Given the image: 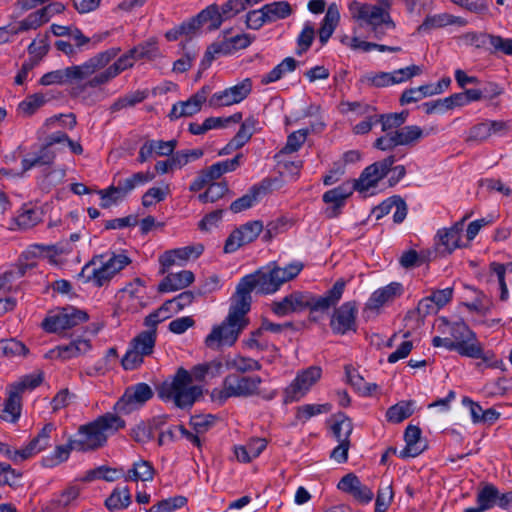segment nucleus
<instances>
[{"label": "nucleus", "instance_id": "nucleus-6", "mask_svg": "<svg viewBox=\"0 0 512 512\" xmlns=\"http://www.w3.org/2000/svg\"><path fill=\"white\" fill-rule=\"evenodd\" d=\"M438 329L449 336L433 338L435 347H443L448 350H459L460 352H481L482 347L477 341L475 334L469 329L465 322L459 320L449 321L445 317L438 319Z\"/></svg>", "mask_w": 512, "mask_h": 512}, {"label": "nucleus", "instance_id": "nucleus-46", "mask_svg": "<svg viewBox=\"0 0 512 512\" xmlns=\"http://www.w3.org/2000/svg\"><path fill=\"white\" fill-rule=\"evenodd\" d=\"M268 23L286 19L293 13V8L287 1H275L263 6Z\"/></svg>", "mask_w": 512, "mask_h": 512}, {"label": "nucleus", "instance_id": "nucleus-5", "mask_svg": "<svg viewBox=\"0 0 512 512\" xmlns=\"http://www.w3.org/2000/svg\"><path fill=\"white\" fill-rule=\"evenodd\" d=\"M192 381L189 371L179 368L174 376L157 385V395L164 403H171L179 409H189L202 395L201 387L193 385Z\"/></svg>", "mask_w": 512, "mask_h": 512}, {"label": "nucleus", "instance_id": "nucleus-50", "mask_svg": "<svg viewBox=\"0 0 512 512\" xmlns=\"http://www.w3.org/2000/svg\"><path fill=\"white\" fill-rule=\"evenodd\" d=\"M43 381V372L36 371L31 374L25 375L19 381L8 385L11 389L16 391L21 396L27 390L31 391L38 387Z\"/></svg>", "mask_w": 512, "mask_h": 512}, {"label": "nucleus", "instance_id": "nucleus-23", "mask_svg": "<svg viewBox=\"0 0 512 512\" xmlns=\"http://www.w3.org/2000/svg\"><path fill=\"white\" fill-rule=\"evenodd\" d=\"M338 489L350 494L355 500L362 504H368L373 499V491L362 484L359 478L350 473L345 475L337 485Z\"/></svg>", "mask_w": 512, "mask_h": 512}, {"label": "nucleus", "instance_id": "nucleus-64", "mask_svg": "<svg viewBox=\"0 0 512 512\" xmlns=\"http://www.w3.org/2000/svg\"><path fill=\"white\" fill-rule=\"evenodd\" d=\"M187 504V498L184 496H174L159 501L151 506V512H174Z\"/></svg>", "mask_w": 512, "mask_h": 512}, {"label": "nucleus", "instance_id": "nucleus-44", "mask_svg": "<svg viewBox=\"0 0 512 512\" xmlns=\"http://www.w3.org/2000/svg\"><path fill=\"white\" fill-rule=\"evenodd\" d=\"M353 189V186L344 184L323 194V201L328 204H333L332 216L337 215V211L344 205L345 200L352 194Z\"/></svg>", "mask_w": 512, "mask_h": 512}, {"label": "nucleus", "instance_id": "nucleus-57", "mask_svg": "<svg viewBox=\"0 0 512 512\" xmlns=\"http://www.w3.org/2000/svg\"><path fill=\"white\" fill-rule=\"evenodd\" d=\"M154 179V174L146 171V172H137L132 176L119 181L118 185L122 189V191L127 195L132 190H134L137 186L143 185Z\"/></svg>", "mask_w": 512, "mask_h": 512}, {"label": "nucleus", "instance_id": "nucleus-9", "mask_svg": "<svg viewBox=\"0 0 512 512\" xmlns=\"http://www.w3.org/2000/svg\"><path fill=\"white\" fill-rule=\"evenodd\" d=\"M428 134L417 125H408L377 138L374 147L382 151L391 150L397 146L414 147Z\"/></svg>", "mask_w": 512, "mask_h": 512}, {"label": "nucleus", "instance_id": "nucleus-31", "mask_svg": "<svg viewBox=\"0 0 512 512\" xmlns=\"http://www.w3.org/2000/svg\"><path fill=\"white\" fill-rule=\"evenodd\" d=\"M55 431L53 423H47L39 433L24 446V456L28 459L50 446L51 434Z\"/></svg>", "mask_w": 512, "mask_h": 512}, {"label": "nucleus", "instance_id": "nucleus-19", "mask_svg": "<svg viewBox=\"0 0 512 512\" xmlns=\"http://www.w3.org/2000/svg\"><path fill=\"white\" fill-rule=\"evenodd\" d=\"M203 251L204 247L202 244L189 245L165 251L159 257V263L161 265L160 272L164 274L173 265H182L190 259H196L203 253Z\"/></svg>", "mask_w": 512, "mask_h": 512}, {"label": "nucleus", "instance_id": "nucleus-33", "mask_svg": "<svg viewBox=\"0 0 512 512\" xmlns=\"http://www.w3.org/2000/svg\"><path fill=\"white\" fill-rule=\"evenodd\" d=\"M344 369L346 382L350 384L360 395L370 396L378 389L377 384L366 382L363 376L359 374L357 368L353 365H345Z\"/></svg>", "mask_w": 512, "mask_h": 512}, {"label": "nucleus", "instance_id": "nucleus-10", "mask_svg": "<svg viewBox=\"0 0 512 512\" xmlns=\"http://www.w3.org/2000/svg\"><path fill=\"white\" fill-rule=\"evenodd\" d=\"M321 376L320 366H310L300 370L295 379L284 389L283 402L288 404L301 400L320 380Z\"/></svg>", "mask_w": 512, "mask_h": 512}, {"label": "nucleus", "instance_id": "nucleus-62", "mask_svg": "<svg viewBox=\"0 0 512 512\" xmlns=\"http://www.w3.org/2000/svg\"><path fill=\"white\" fill-rule=\"evenodd\" d=\"M227 366L230 369L246 372L257 370L259 368V363L257 360L245 354H234V358L227 361Z\"/></svg>", "mask_w": 512, "mask_h": 512}, {"label": "nucleus", "instance_id": "nucleus-2", "mask_svg": "<svg viewBox=\"0 0 512 512\" xmlns=\"http://www.w3.org/2000/svg\"><path fill=\"white\" fill-rule=\"evenodd\" d=\"M249 311L247 302L240 301L233 295L227 316L220 324L214 325L205 337L206 348L219 350L232 347L242 331L249 325L247 317Z\"/></svg>", "mask_w": 512, "mask_h": 512}, {"label": "nucleus", "instance_id": "nucleus-22", "mask_svg": "<svg viewBox=\"0 0 512 512\" xmlns=\"http://www.w3.org/2000/svg\"><path fill=\"white\" fill-rule=\"evenodd\" d=\"M209 91V87L204 86L188 100L175 103L169 113L170 119L176 120L181 117H188L198 113L201 110L202 105L206 101L208 102L207 96Z\"/></svg>", "mask_w": 512, "mask_h": 512}, {"label": "nucleus", "instance_id": "nucleus-53", "mask_svg": "<svg viewBox=\"0 0 512 512\" xmlns=\"http://www.w3.org/2000/svg\"><path fill=\"white\" fill-rule=\"evenodd\" d=\"M332 432L338 442H350L353 431L352 421L345 415H339L332 425Z\"/></svg>", "mask_w": 512, "mask_h": 512}, {"label": "nucleus", "instance_id": "nucleus-18", "mask_svg": "<svg viewBox=\"0 0 512 512\" xmlns=\"http://www.w3.org/2000/svg\"><path fill=\"white\" fill-rule=\"evenodd\" d=\"M358 309L356 302L348 301L335 309L332 314L330 327L334 333L346 334L350 331H356V317Z\"/></svg>", "mask_w": 512, "mask_h": 512}, {"label": "nucleus", "instance_id": "nucleus-32", "mask_svg": "<svg viewBox=\"0 0 512 512\" xmlns=\"http://www.w3.org/2000/svg\"><path fill=\"white\" fill-rule=\"evenodd\" d=\"M267 442L264 438H252L246 444L235 446L236 458L243 463H248L257 458L266 448Z\"/></svg>", "mask_w": 512, "mask_h": 512}, {"label": "nucleus", "instance_id": "nucleus-55", "mask_svg": "<svg viewBox=\"0 0 512 512\" xmlns=\"http://www.w3.org/2000/svg\"><path fill=\"white\" fill-rule=\"evenodd\" d=\"M230 54V44L227 42L220 41L212 43L206 50L204 57L201 61V68L207 69L214 59H216L220 55Z\"/></svg>", "mask_w": 512, "mask_h": 512}, {"label": "nucleus", "instance_id": "nucleus-63", "mask_svg": "<svg viewBox=\"0 0 512 512\" xmlns=\"http://www.w3.org/2000/svg\"><path fill=\"white\" fill-rule=\"evenodd\" d=\"M156 334L154 331H144L132 341V350L128 352H152L155 344Z\"/></svg>", "mask_w": 512, "mask_h": 512}, {"label": "nucleus", "instance_id": "nucleus-35", "mask_svg": "<svg viewBox=\"0 0 512 512\" xmlns=\"http://www.w3.org/2000/svg\"><path fill=\"white\" fill-rule=\"evenodd\" d=\"M69 252L70 248L60 245L32 244L23 252V257L27 260L39 257L52 259L58 255L67 254Z\"/></svg>", "mask_w": 512, "mask_h": 512}, {"label": "nucleus", "instance_id": "nucleus-39", "mask_svg": "<svg viewBox=\"0 0 512 512\" xmlns=\"http://www.w3.org/2000/svg\"><path fill=\"white\" fill-rule=\"evenodd\" d=\"M414 400H402L389 407L386 411V419L390 423L398 424L409 418L415 411Z\"/></svg>", "mask_w": 512, "mask_h": 512}, {"label": "nucleus", "instance_id": "nucleus-14", "mask_svg": "<svg viewBox=\"0 0 512 512\" xmlns=\"http://www.w3.org/2000/svg\"><path fill=\"white\" fill-rule=\"evenodd\" d=\"M252 91V82L249 78L242 80L234 86L218 91L210 96L208 105L211 108H222L242 102Z\"/></svg>", "mask_w": 512, "mask_h": 512}, {"label": "nucleus", "instance_id": "nucleus-17", "mask_svg": "<svg viewBox=\"0 0 512 512\" xmlns=\"http://www.w3.org/2000/svg\"><path fill=\"white\" fill-rule=\"evenodd\" d=\"M263 230V223L255 220L247 222L231 232L225 241L224 252L233 253L240 247L257 239Z\"/></svg>", "mask_w": 512, "mask_h": 512}, {"label": "nucleus", "instance_id": "nucleus-49", "mask_svg": "<svg viewBox=\"0 0 512 512\" xmlns=\"http://www.w3.org/2000/svg\"><path fill=\"white\" fill-rule=\"evenodd\" d=\"M202 26L207 25L210 31L220 28L224 20L220 14V8L217 4H211L197 14Z\"/></svg>", "mask_w": 512, "mask_h": 512}, {"label": "nucleus", "instance_id": "nucleus-24", "mask_svg": "<svg viewBox=\"0 0 512 512\" xmlns=\"http://www.w3.org/2000/svg\"><path fill=\"white\" fill-rule=\"evenodd\" d=\"M471 216V214H466L462 217V219L456 222L453 226L446 229H441L437 232V237L442 246H444V250L448 253L453 252L455 249L465 246L461 242L462 232L464 228V223Z\"/></svg>", "mask_w": 512, "mask_h": 512}, {"label": "nucleus", "instance_id": "nucleus-38", "mask_svg": "<svg viewBox=\"0 0 512 512\" xmlns=\"http://www.w3.org/2000/svg\"><path fill=\"white\" fill-rule=\"evenodd\" d=\"M465 21L460 17H455L448 13L429 15L418 27L419 32H427L432 29L442 28L452 24L465 25Z\"/></svg>", "mask_w": 512, "mask_h": 512}, {"label": "nucleus", "instance_id": "nucleus-21", "mask_svg": "<svg viewBox=\"0 0 512 512\" xmlns=\"http://www.w3.org/2000/svg\"><path fill=\"white\" fill-rule=\"evenodd\" d=\"M310 293L294 291L279 301L271 304V310L277 316H286L308 309L310 305Z\"/></svg>", "mask_w": 512, "mask_h": 512}, {"label": "nucleus", "instance_id": "nucleus-13", "mask_svg": "<svg viewBox=\"0 0 512 512\" xmlns=\"http://www.w3.org/2000/svg\"><path fill=\"white\" fill-rule=\"evenodd\" d=\"M241 154H237L232 159H226L201 170L197 177L190 184V191L197 192L203 189L206 185L217 183L223 174L235 171L240 166Z\"/></svg>", "mask_w": 512, "mask_h": 512}, {"label": "nucleus", "instance_id": "nucleus-27", "mask_svg": "<svg viewBox=\"0 0 512 512\" xmlns=\"http://www.w3.org/2000/svg\"><path fill=\"white\" fill-rule=\"evenodd\" d=\"M498 497V488L491 483H485L477 492V506L465 508L463 512H485L490 510L496 506Z\"/></svg>", "mask_w": 512, "mask_h": 512}, {"label": "nucleus", "instance_id": "nucleus-47", "mask_svg": "<svg viewBox=\"0 0 512 512\" xmlns=\"http://www.w3.org/2000/svg\"><path fill=\"white\" fill-rule=\"evenodd\" d=\"M459 99L460 98L457 96V93H455L442 99L425 102L422 104V108L427 114H443L448 110L460 107Z\"/></svg>", "mask_w": 512, "mask_h": 512}, {"label": "nucleus", "instance_id": "nucleus-61", "mask_svg": "<svg viewBox=\"0 0 512 512\" xmlns=\"http://www.w3.org/2000/svg\"><path fill=\"white\" fill-rule=\"evenodd\" d=\"M207 186L206 191L198 196V200L202 203H213L229 191L226 182L211 183Z\"/></svg>", "mask_w": 512, "mask_h": 512}, {"label": "nucleus", "instance_id": "nucleus-60", "mask_svg": "<svg viewBox=\"0 0 512 512\" xmlns=\"http://www.w3.org/2000/svg\"><path fill=\"white\" fill-rule=\"evenodd\" d=\"M46 102L45 96L39 93L30 95L18 105V112L23 116H31Z\"/></svg>", "mask_w": 512, "mask_h": 512}, {"label": "nucleus", "instance_id": "nucleus-43", "mask_svg": "<svg viewBox=\"0 0 512 512\" xmlns=\"http://www.w3.org/2000/svg\"><path fill=\"white\" fill-rule=\"evenodd\" d=\"M223 363L219 359L195 365L189 372L191 378L196 381H203L207 378L218 376L223 370Z\"/></svg>", "mask_w": 512, "mask_h": 512}, {"label": "nucleus", "instance_id": "nucleus-1", "mask_svg": "<svg viewBox=\"0 0 512 512\" xmlns=\"http://www.w3.org/2000/svg\"><path fill=\"white\" fill-rule=\"evenodd\" d=\"M302 269L301 262H293L285 267L270 263L254 273L244 276L238 283L234 296L240 301L247 302V306L251 308V292L253 290L263 295L274 294L284 283L297 277Z\"/></svg>", "mask_w": 512, "mask_h": 512}, {"label": "nucleus", "instance_id": "nucleus-26", "mask_svg": "<svg viewBox=\"0 0 512 512\" xmlns=\"http://www.w3.org/2000/svg\"><path fill=\"white\" fill-rule=\"evenodd\" d=\"M344 287L345 284L343 281H337L333 287L321 297H314L310 294V305L308 309L311 311H326L330 307L335 306L343 295Z\"/></svg>", "mask_w": 512, "mask_h": 512}, {"label": "nucleus", "instance_id": "nucleus-4", "mask_svg": "<svg viewBox=\"0 0 512 512\" xmlns=\"http://www.w3.org/2000/svg\"><path fill=\"white\" fill-rule=\"evenodd\" d=\"M120 51L119 47H111L97 53L80 65H72L64 69L48 72L41 77L40 84L49 86L71 84L84 80L88 81L97 71L115 59Z\"/></svg>", "mask_w": 512, "mask_h": 512}, {"label": "nucleus", "instance_id": "nucleus-30", "mask_svg": "<svg viewBox=\"0 0 512 512\" xmlns=\"http://www.w3.org/2000/svg\"><path fill=\"white\" fill-rule=\"evenodd\" d=\"M22 396L7 386V398L3 404L0 418L9 423H16L21 415Z\"/></svg>", "mask_w": 512, "mask_h": 512}, {"label": "nucleus", "instance_id": "nucleus-29", "mask_svg": "<svg viewBox=\"0 0 512 512\" xmlns=\"http://www.w3.org/2000/svg\"><path fill=\"white\" fill-rule=\"evenodd\" d=\"M194 274L190 270H182L178 273H169L158 286L160 292H174L184 289L194 282Z\"/></svg>", "mask_w": 512, "mask_h": 512}, {"label": "nucleus", "instance_id": "nucleus-58", "mask_svg": "<svg viewBox=\"0 0 512 512\" xmlns=\"http://www.w3.org/2000/svg\"><path fill=\"white\" fill-rule=\"evenodd\" d=\"M474 360V364L480 370L487 368L505 370L504 363L496 357V354H465Z\"/></svg>", "mask_w": 512, "mask_h": 512}, {"label": "nucleus", "instance_id": "nucleus-36", "mask_svg": "<svg viewBox=\"0 0 512 512\" xmlns=\"http://www.w3.org/2000/svg\"><path fill=\"white\" fill-rule=\"evenodd\" d=\"M69 252L70 248L60 245L32 244L23 252V257L27 260L39 257L52 259L58 255L67 254Z\"/></svg>", "mask_w": 512, "mask_h": 512}, {"label": "nucleus", "instance_id": "nucleus-45", "mask_svg": "<svg viewBox=\"0 0 512 512\" xmlns=\"http://www.w3.org/2000/svg\"><path fill=\"white\" fill-rule=\"evenodd\" d=\"M96 263L97 259H93L90 263L86 264L81 271V276L86 277L88 281H92L96 286L101 287L107 284L114 276L101 264L98 267H93L91 273H89L91 266H95Z\"/></svg>", "mask_w": 512, "mask_h": 512}, {"label": "nucleus", "instance_id": "nucleus-7", "mask_svg": "<svg viewBox=\"0 0 512 512\" xmlns=\"http://www.w3.org/2000/svg\"><path fill=\"white\" fill-rule=\"evenodd\" d=\"M261 379L258 376L241 377L228 375L224 378L220 387L211 392V399L218 404L225 403L232 397H249L257 393Z\"/></svg>", "mask_w": 512, "mask_h": 512}, {"label": "nucleus", "instance_id": "nucleus-3", "mask_svg": "<svg viewBox=\"0 0 512 512\" xmlns=\"http://www.w3.org/2000/svg\"><path fill=\"white\" fill-rule=\"evenodd\" d=\"M125 427V421L115 413H105L95 420L80 425L72 436L77 452H90L102 448L108 437Z\"/></svg>", "mask_w": 512, "mask_h": 512}, {"label": "nucleus", "instance_id": "nucleus-28", "mask_svg": "<svg viewBox=\"0 0 512 512\" xmlns=\"http://www.w3.org/2000/svg\"><path fill=\"white\" fill-rule=\"evenodd\" d=\"M403 292L402 285L396 282L376 290L369 298L366 308L368 310H377L388 302L393 301Z\"/></svg>", "mask_w": 512, "mask_h": 512}, {"label": "nucleus", "instance_id": "nucleus-12", "mask_svg": "<svg viewBox=\"0 0 512 512\" xmlns=\"http://www.w3.org/2000/svg\"><path fill=\"white\" fill-rule=\"evenodd\" d=\"M397 161L396 155H390L381 161L374 162L367 166L361 173L360 177L352 185L355 190L367 196L370 189L377 186Z\"/></svg>", "mask_w": 512, "mask_h": 512}, {"label": "nucleus", "instance_id": "nucleus-40", "mask_svg": "<svg viewBox=\"0 0 512 512\" xmlns=\"http://www.w3.org/2000/svg\"><path fill=\"white\" fill-rule=\"evenodd\" d=\"M76 451L73 444V437L70 436L66 444L57 445L54 450L42 459V464L45 467H55L69 459L71 451Z\"/></svg>", "mask_w": 512, "mask_h": 512}, {"label": "nucleus", "instance_id": "nucleus-48", "mask_svg": "<svg viewBox=\"0 0 512 512\" xmlns=\"http://www.w3.org/2000/svg\"><path fill=\"white\" fill-rule=\"evenodd\" d=\"M81 488L77 485H69L60 493L55 494L51 500L54 509H65L72 506L78 499Z\"/></svg>", "mask_w": 512, "mask_h": 512}, {"label": "nucleus", "instance_id": "nucleus-15", "mask_svg": "<svg viewBox=\"0 0 512 512\" xmlns=\"http://www.w3.org/2000/svg\"><path fill=\"white\" fill-rule=\"evenodd\" d=\"M136 58L132 53L131 49L120 56L113 64L107 67V65L101 70L97 71L92 78L87 81L86 86L92 88H100L114 78H116L123 71L132 68Z\"/></svg>", "mask_w": 512, "mask_h": 512}, {"label": "nucleus", "instance_id": "nucleus-16", "mask_svg": "<svg viewBox=\"0 0 512 512\" xmlns=\"http://www.w3.org/2000/svg\"><path fill=\"white\" fill-rule=\"evenodd\" d=\"M153 396L151 387L146 383H138L128 387L122 397L114 405V409L121 413H130L146 403Z\"/></svg>", "mask_w": 512, "mask_h": 512}, {"label": "nucleus", "instance_id": "nucleus-52", "mask_svg": "<svg viewBox=\"0 0 512 512\" xmlns=\"http://www.w3.org/2000/svg\"><path fill=\"white\" fill-rule=\"evenodd\" d=\"M262 192L261 187H252L248 193L243 195L242 197L233 201L230 205V210L233 213H240L244 210L251 208L256 202H258V197Z\"/></svg>", "mask_w": 512, "mask_h": 512}, {"label": "nucleus", "instance_id": "nucleus-59", "mask_svg": "<svg viewBox=\"0 0 512 512\" xmlns=\"http://www.w3.org/2000/svg\"><path fill=\"white\" fill-rule=\"evenodd\" d=\"M407 117V111L400 113L382 114L378 116V122L381 123L382 131L389 133L394 131L393 129L401 128V126L406 122Z\"/></svg>", "mask_w": 512, "mask_h": 512}, {"label": "nucleus", "instance_id": "nucleus-42", "mask_svg": "<svg viewBox=\"0 0 512 512\" xmlns=\"http://www.w3.org/2000/svg\"><path fill=\"white\" fill-rule=\"evenodd\" d=\"M131 504V492L128 486H117L105 500V507L113 512L126 509Z\"/></svg>", "mask_w": 512, "mask_h": 512}, {"label": "nucleus", "instance_id": "nucleus-8", "mask_svg": "<svg viewBox=\"0 0 512 512\" xmlns=\"http://www.w3.org/2000/svg\"><path fill=\"white\" fill-rule=\"evenodd\" d=\"M349 13L355 21L361 22L376 33H382V29H393L395 24L390 13L374 4L351 1L348 4Z\"/></svg>", "mask_w": 512, "mask_h": 512}, {"label": "nucleus", "instance_id": "nucleus-20", "mask_svg": "<svg viewBox=\"0 0 512 512\" xmlns=\"http://www.w3.org/2000/svg\"><path fill=\"white\" fill-rule=\"evenodd\" d=\"M43 208L33 204L25 203L17 211L12 218L11 229L18 231H28L43 221Z\"/></svg>", "mask_w": 512, "mask_h": 512}, {"label": "nucleus", "instance_id": "nucleus-25", "mask_svg": "<svg viewBox=\"0 0 512 512\" xmlns=\"http://www.w3.org/2000/svg\"><path fill=\"white\" fill-rule=\"evenodd\" d=\"M404 439L406 446L399 454L403 459L417 457L426 449V444L421 438V429L418 426L408 425L405 429Z\"/></svg>", "mask_w": 512, "mask_h": 512}, {"label": "nucleus", "instance_id": "nucleus-37", "mask_svg": "<svg viewBox=\"0 0 512 512\" xmlns=\"http://www.w3.org/2000/svg\"><path fill=\"white\" fill-rule=\"evenodd\" d=\"M55 154L49 146H43L38 151L27 154L22 160L23 171L34 167H42L53 163Z\"/></svg>", "mask_w": 512, "mask_h": 512}, {"label": "nucleus", "instance_id": "nucleus-51", "mask_svg": "<svg viewBox=\"0 0 512 512\" xmlns=\"http://www.w3.org/2000/svg\"><path fill=\"white\" fill-rule=\"evenodd\" d=\"M439 311L430 296L422 298L414 311L407 314L406 319H414L417 323L421 322L426 316L436 314Z\"/></svg>", "mask_w": 512, "mask_h": 512}, {"label": "nucleus", "instance_id": "nucleus-11", "mask_svg": "<svg viewBox=\"0 0 512 512\" xmlns=\"http://www.w3.org/2000/svg\"><path fill=\"white\" fill-rule=\"evenodd\" d=\"M87 319V314L73 307L50 312L42 321V328L48 333L60 334Z\"/></svg>", "mask_w": 512, "mask_h": 512}, {"label": "nucleus", "instance_id": "nucleus-54", "mask_svg": "<svg viewBox=\"0 0 512 512\" xmlns=\"http://www.w3.org/2000/svg\"><path fill=\"white\" fill-rule=\"evenodd\" d=\"M490 270L497 277L500 288V300L507 301L509 298V292L505 281V274L507 271L512 272V262L506 265L493 262L490 264Z\"/></svg>", "mask_w": 512, "mask_h": 512}, {"label": "nucleus", "instance_id": "nucleus-34", "mask_svg": "<svg viewBox=\"0 0 512 512\" xmlns=\"http://www.w3.org/2000/svg\"><path fill=\"white\" fill-rule=\"evenodd\" d=\"M340 20V12L335 3L329 5L319 29V40L325 45L332 36Z\"/></svg>", "mask_w": 512, "mask_h": 512}, {"label": "nucleus", "instance_id": "nucleus-41", "mask_svg": "<svg viewBox=\"0 0 512 512\" xmlns=\"http://www.w3.org/2000/svg\"><path fill=\"white\" fill-rule=\"evenodd\" d=\"M155 469L153 465L146 460L140 459L133 463L128 470L125 481L150 482L154 479Z\"/></svg>", "mask_w": 512, "mask_h": 512}, {"label": "nucleus", "instance_id": "nucleus-56", "mask_svg": "<svg viewBox=\"0 0 512 512\" xmlns=\"http://www.w3.org/2000/svg\"><path fill=\"white\" fill-rule=\"evenodd\" d=\"M103 256L97 257L100 264L103 265L110 274L115 276L121 270L131 263V259L126 254H112L107 260H103Z\"/></svg>", "mask_w": 512, "mask_h": 512}]
</instances>
